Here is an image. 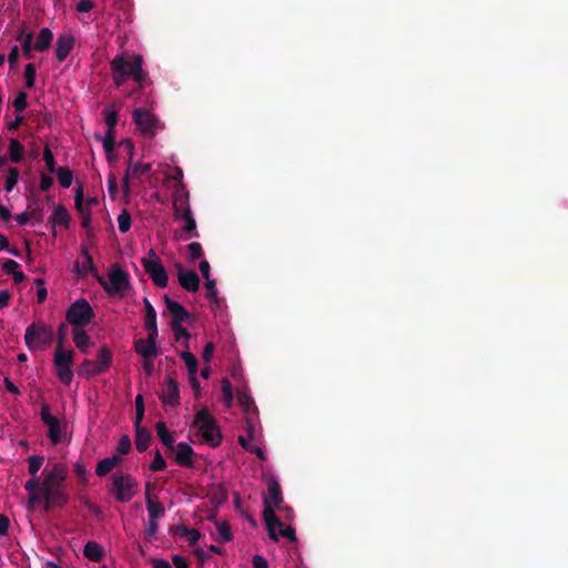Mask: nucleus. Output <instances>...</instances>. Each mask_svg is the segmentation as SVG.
<instances>
[{"label": "nucleus", "instance_id": "obj_1", "mask_svg": "<svg viewBox=\"0 0 568 568\" xmlns=\"http://www.w3.org/2000/svg\"><path fill=\"white\" fill-rule=\"evenodd\" d=\"M44 458L39 455H32L28 458L29 473L31 478L24 484V489L29 494L28 507H34L43 503L44 511L54 508L62 509L69 503V494L65 491V479L68 477V467L62 463H55L52 467H45L42 470V480L38 476Z\"/></svg>", "mask_w": 568, "mask_h": 568}, {"label": "nucleus", "instance_id": "obj_2", "mask_svg": "<svg viewBox=\"0 0 568 568\" xmlns=\"http://www.w3.org/2000/svg\"><path fill=\"white\" fill-rule=\"evenodd\" d=\"M142 67L143 58L140 54H132L131 59L124 54L115 55L110 62L114 85L120 88L132 78L142 88L148 77Z\"/></svg>", "mask_w": 568, "mask_h": 568}, {"label": "nucleus", "instance_id": "obj_3", "mask_svg": "<svg viewBox=\"0 0 568 568\" xmlns=\"http://www.w3.org/2000/svg\"><path fill=\"white\" fill-rule=\"evenodd\" d=\"M275 510H283V494L280 483L275 477L267 481V493L263 496V518L265 520L270 538L277 541L275 527H282L281 519Z\"/></svg>", "mask_w": 568, "mask_h": 568}, {"label": "nucleus", "instance_id": "obj_4", "mask_svg": "<svg viewBox=\"0 0 568 568\" xmlns=\"http://www.w3.org/2000/svg\"><path fill=\"white\" fill-rule=\"evenodd\" d=\"M138 486V480L131 474L115 471L111 476V485L108 491L118 503L124 504L135 496Z\"/></svg>", "mask_w": 568, "mask_h": 568}, {"label": "nucleus", "instance_id": "obj_5", "mask_svg": "<svg viewBox=\"0 0 568 568\" xmlns=\"http://www.w3.org/2000/svg\"><path fill=\"white\" fill-rule=\"evenodd\" d=\"M193 426L197 428L204 443L211 447H217L222 443L221 429L213 415L206 408L201 409L194 416Z\"/></svg>", "mask_w": 568, "mask_h": 568}, {"label": "nucleus", "instance_id": "obj_6", "mask_svg": "<svg viewBox=\"0 0 568 568\" xmlns=\"http://www.w3.org/2000/svg\"><path fill=\"white\" fill-rule=\"evenodd\" d=\"M113 363V353L108 347H102L97 353L95 359H84L78 368V375L90 379L109 371Z\"/></svg>", "mask_w": 568, "mask_h": 568}, {"label": "nucleus", "instance_id": "obj_7", "mask_svg": "<svg viewBox=\"0 0 568 568\" xmlns=\"http://www.w3.org/2000/svg\"><path fill=\"white\" fill-rule=\"evenodd\" d=\"M53 363L57 371V376L64 385H70L73 379V352L63 348V337L57 343Z\"/></svg>", "mask_w": 568, "mask_h": 568}, {"label": "nucleus", "instance_id": "obj_8", "mask_svg": "<svg viewBox=\"0 0 568 568\" xmlns=\"http://www.w3.org/2000/svg\"><path fill=\"white\" fill-rule=\"evenodd\" d=\"M52 341L53 332L43 323H32L26 328L24 343L30 351L49 346Z\"/></svg>", "mask_w": 568, "mask_h": 568}, {"label": "nucleus", "instance_id": "obj_9", "mask_svg": "<svg viewBox=\"0 0 568 568\" xmlns=\"http://www.w3.org/2000/svg\"><path fill=\"white\" fill-rule=\"evenodd\" d=\"M94 312L85 298L73 302L65 313L67 322L74 328H81L91 323Z\"/></svg>", "mask_w": 568, "mask_h": 568}, {"label": "nucleus", "instance_id": "obj_10", "mask_svg": "<svg viewBox=\"0 0 568 568\" xmlns=\"http://www.w3.org/2000/svg\"><path fill=\"white\" fill-rule=\"evenodd\" d=\"M141 263L145 273L151 277L156 286L162 288L166 287L169 282L168 273L154 250L151 248L149 251V255L141 258Z\"/></svg>", "mask_w": 568, "mask_h": 568}, {"label": "nucleus", "instance_id": "obj_11", "mask_svg": "<svg viewBox=\"0 0 568 568\" xmlns=\"http://www.w3.org/2000/svg\"><path fill=\"white\" fill-rule=\"evenodd\" d=\"M98 282L109 294H115L126 291L130 287L129 275L116 265H113L110 273L109 280L106 281L103 276H98Z\"/></svg>", "mask_w": 568, "mask_h": 568}, {"label": "nucleus", "instance_id": "obj_12", "mask_svg": "<svg viewBox=\"0 0 568 568\" xmlns=\"http://www.w3.org/2000/svg\"><path fill=\"white\" fill-rule=\"evenodd\" d=\"M40 417L44 425L48 426V437L52 445H58L62 440V427L60 420L51 415V407L43 404L40 410Z\"/></svg>", "mask_w": 568, "mask_h": 568}, {"label": "nucleus", "instance_id": "obj_13", "mask_svg": "<svg viewBox=\"0 0 568 568\" xmlns=\"http://www.w3.org/2000/svg\"><path fill=\"white\" fill-rule=\"evenodd\" d=\"M133 121L141 130L143 136L153 138L159 124V120L145 109H136L133 112Z\"/></svg>", "mask_w": 568, "mask_h": 568}, {"label": "nucleus", "instance_id": "obj_14", "mask_svg": "<svg viewBox=\"0 0 568 568\" xmlns=\"http://www.w3.org/2000/svg\"><path fill=\"white\" fill-rule=\"evenodd\" d=\"M152 169V165L150 163H135L133 164L132 161H129L128 168L125 170V174L123 176L122 181V190L125 195H129L131 193V179H140L141 176L149 173Z\"/></svg>", "mask_w": 568, "mask_h": 568}, {"label": "nucleus", "instance_id": "obj_15", "mask_svg": "<svg viewBox=\"0 0 568 568\" xmlns=\"http://www.w3.org/2000/svg\"><path fill=\"white\" fill-rule=\"evenodd\" d=\"M179 284L187 292H196L200 288V277L194 271L185 270L182 264H176Z\"/></svg>", "mask_w": 568, "mask_h": 568}, {"label": "nucleus", "instance_id": "obj_16", "mask_svg": "<svg viewBox=\"0 0 568 568\" xmlns=\"http://www.w3.org/2000/svg\"><path fill=\"white\" fill-rule=\"evenodd\" d=\"M174 460L181 467L192 468L194 450L187 443L181 442L174 447Z\"/></svg>", "mask_w": 568, "mask_h": 568}, {"label": "nucleus", "instance_id": "obj_17", "mask_svg": "<svg viewBox=\"0 0 568 568\" xmlns=\"http://www.w3.org/2000/svg\"><path fill=\"white\" fill-rule=\"evenodd\" d=\"M161 399L164 405L178 406L180 404V389L178 382L172 377H166V385L161 394Z\"/></svg>", "mask_w": 568, "mask_h": 568}, {"label": "nucleus", "instance_id": "obj_18", "mask_svg": "<svg viewBox=\"0 0 568 568\" xmlns=\"http://www.w3.org/2000/svg\"><path fill=\"white\" fill-rule=\"evenodd\" d=\"M74 47V37L71 34H61L55 43V58L59 62H63Z\"/></svg>", "mask_w": 568, "mask_h": 568}, {"label": "nucleus", "instance_id": "obj_19", "mask_svg": "<svg viewBox=\"0 0 568 568\" xmlns=\"http://www.w3.org/2000/svg\"><path fill=\"white\" fill-rule=\"evenodd\" d=\"M163 300H164L166 310L169 311V313L172 316L171 323H182V322L189 320L190 314L184 308L183 305H181L180 303L173 301L168 295H164Z\"/></svg>", "mask_w": 568, "mask_h": 568}, {"label": "nucleus", "instance_id": "obj_20", "mask_svg": "<svg viewBox=\"0 0 568 568\" xmlns=\"http://www.w3.org/2000/svg\"><path fill=\"white\" fill-rule=\"evenodd\" d=\"M176 220H183L184 225L182 227L183 232L187 233L190 237H199V232L196 230V221L192 214L191 206L181 207L179 215H174Z\"/></svg>", "mask_w": 568, "mask_h": 568}, {"label": "nucleus", "instance_id": "obj_21", "mask_svg": "<svg viewBox=\"0 0 568 568\" xmlns=\"http://www.w3.org/2000/svg\"><path fill=\"white\" fill-rule=\"evenodd\" d=\"M134 351L144 359H153L159 355L156 344H150V342L143 338L136 339L134 342Z\"/></svg>", "mask_w": 568, "mask_h": 568}, {"label": "nucleus", "instance_id": "obj_22", "mask_svg": "<svg viewBox=\"0 0 568 568\" xmlns=\"http://www.w3.org/2000/svg\"><path fill=\"white\" fill-rule=\"evenodd\" d=\"M81 255L83 257V262L81 266L77 264L79 274L84 276L88 273H91L98 280V276H100V274L97 267L94 266L93 258L90 255L89 250L85 246H82Z\"/></svg>", "mask_w": 568, "mask_h": 568}, {"label": "nucleus", "instance_id": "obj_23", "mask_svg": "<svg viewBox=\"0 0 568 568\" xmlns=\"http://www.w3.org/2000/svg\"><path fill=\"white\" fill-rule=\"evenodd\" d=\"M150 484L146 485L145 500L149 519L158 520L165 515L164 506L160 501L152 500L149 494Z\"/></svg>", "mask_w": 568, "mask_h": 568}, {"label": "nucleus", "instance_id": "obj_24", "mask_svg": "<svg viewBox=\"0 0 568 568\" xmlns=\"http://www.w3.org/2000/svg\"><path fill=\"white\" fill-rule=\"evenodd\" d=\"M135 429V447L140 453L145 452L151 443V432L142 426H134Z\"/></svg>", "mask_w": 568, "mask_h": 568}, {"label": "nucleus", "instance_id": "obj_25", "mask_svg": "<svg viewBox=\"0 0 568 568\" xmlns=\"http://www.w3.org/2000/svg\"><path fill=\"white\" fill-rule=\"evenodd\" d=\"M121 463L120 456H111L100 460L95 468V474L99 477L106 476L118 464Z\"/></svg>", "mask_w": 568, "mask_h": 568}, {"label": "nucleus", "instance_id": "obj_26", "mask_svg": "<svg viewBox=\"0 0 568 568\" xmlns=\"http://www.w3.org/2000/svg\"><path fill=\"white\" fill-rule=\"evenodd\" d=\"M53 39V33L49 28H42L38 34L37 41L33 44L36 51H45L50 48Z\"/></svg>", "mask_w": 568, "mask_h": 568}, {"label": "nucleus", "instance_id": "obj_27", "mask_svg": "<svg viewBox=\"0 0 568 568\" xmlns=\"http://www.w3.org/2000/svg\"><path fill=\"white\" fill-rule=\"evenodd\" d=\"M83 555L94 562H100L103 557V548L95 541H88L84 545Z\"/></svg>", "mask_w": 568, "mask_h": 568}, {"label": "nucleus", "instance_id": "obj_28", "mask_svg": "<svg viewBox=\"0 0 568 568\" xmlns=\"http://www.w3.org/2000/svg\"><path fill=\"white\" fill-rule=\"evenodd\" d=\"M156 434L161 440V443L170 450L174 449V437L168 430L166 425L163 422H158L155 424Z\"/></svg>", "mask_w": 568, "mask_h": 568}, {"label": "nucleus", "instance_id": "obj_29", "mask_svg": "<svg viewBox=\"0 0 568 568\" xmlns=\"http://www.w3.org/2000/svg\"><path fill=\"white\" fill-rule=\"evenodd\" d=\"M50 220L54 225L59 224L68 227L71 221V215L63 205H58L55 206Z\"/></svg>", "mask_w": 568, "mask_h": 568}, {"label": "nucleus", "instance_id": "obj_30", "mask_svg": "<svg viewBox=\"0 0 568 568\" xmlns=\"http://www.w3.org/2000/svg\"><path fill=\"white\" fill-rule=\"evenodd\" d=\"M73 342H74L75 346L81 352L87 353L88 352V347L91 344V338H90L89 334L85 331L79 329V328H74L73 329Z\"/></svg>", "mask_w": 568, "mask_h": 568}, {"label": "nucleus", "instance_id": "obj_31", "mask_svg": "<svg viewBox=\"0 0 568 568\" xmlns=\"http://www.w3.org/2000/svg\"><path fill=\"white\" fill-rule=\"evenodd\" d=\"M24 154V146L19 142L18 139H10L9 143V156L10 161L13 163H19L22 161Z\"/></svg>", "mask_w": 568, "mask_h": 568}, {"label": "nucleus", "instance_id": "obj_32", "mask_svg": "<svg viewBox=\"0 0 568 568\" xmlns=\"http://www.w3.org/2000/svg\"><path fill=\"white\" fill-rule=\"evenodd\" d=\"M55 172H57L59 184L62 187L68 189L72 184V180H73L72 171L65 166H60V168H58V170Z\"/></svg>", "mask_w": 568, "mask_h": 568}, {"label": "nucleus", "instance_id": "obj_33", "mask_svg": "<svg viewBox=\"0 0 568 568\" xmlns=\"http://www.w3.org/2000/svg\"><path fill=\"white\" fill-rule=\"evenodd\" d=\"M144 307H145V316H144V325L146 327L158 326L156 324V312L150 301L144 298Z\"/></svg>", "mask_w": 568, "mask_h": 568}, {"label": "nucleus", "instance_id": "obj_34", "mask_svg": "<svg viewBox=\"0 0 568 568\" xmlns=\"http://www.w3.org/2000/svg\"><path fill=\"white\" fill-rule=\"evenodd\" d=\"M19 176H20V171H19L18 168L10 166L8 169V174H7L6 184H4V190L7 192H11L12 191V189L16 186V184L19 181Z\"/></svg>", "mask_w": 568, "mask_h": 568}, {"label": "nucleus", "instance_id": "obj_35", "mask_svg": "<svg viewBox=\"0 0 568 568\" xmlns=\"http://www.w3.org/2000/svg\"><path fill=\"white\" fill-rule=\"evenodd\" d=\"M181 358L186 365L189 375H196L197 374V359L196 357L190 353V352H183L181 354Z\"/></svg>", "mask_w": 568, "mask_h": 568}, {"label": "nucleus", "instance_id": "obj_36", "mask_svg": "<svg viewBox=\"0 0 568 568\" xmlns=\"http://www.w3.org/2000/svg\"><path fill=\"white\" fill-rule=\"evenodd\" d=\"M216 530L219 534V541L220 542H229L233 539V535L231 531V527L226 523H217L216 524Z\"/></svg>", "mask_w": 568, "mask_h": 568}, {"label": "nucleus", "instance_id": "obj_37", "mask_svg": "<svg viewBox=\"0 0 568 568\" xmlns=\"http://www.w3.org/2000/svg\"><path fill=\"white\" fill-rule=\"evenodd\" d=\"M118 226L121 233H126L131 227V214L126 209H123L118 216Z\"/></svg>", "mask_w": 568, "mask_h": 568}, {"label": "nucleus", "instance_id": "obj_38", "mask_svg": "<svg viewBox=\"0 0 568 568\" xmlns=\"http://www.w3.org/2000/svg\"><path fill=\"white\" fill-rule=\"evenodd\" d=\"M222 394H223V402L226 406H231L233 403V387L231 382L227 378L222 379Z\"/></svg>", "mask_w": 568, "mask_h": 568}, {"label": "nucleus", "instance_id": "obj_39", "mask_svg": "<svg viewBox=\"0 0 568 568\" xmlns=\"http://www.w3.org/2000/svg\"><path fill=\"white\" fill-rule=\"evenodd\" d=\"M184 192H187L186 186L184 185V183H179L173 192L174 215H179V212L181 211V207L179 206V201H181V196H183Z\"/></svg>", "mask_w": 568, "mask_h": 568}, {"label": "nucleus", "instance_id": "obj_40", "mask_svg": "<svg viewBox=\"0 0 568 568\" xmlns=\"http://www.w3.org/2000/svg\"><path fill=\"white\" fill-rule=\"evenodd\" d=\"M36 74L37 69L33 63H28L24 68V80H26V87L28 89H32L36 83Z\"/></svg>", "mask_w": 568, "mask_h": 568}, {"label": "nucleus", "instance_id": "obj_41", "mask_svg": "<svg viewBox=\"0 0 568 568\" xmlns=\"http://www.w3.org/2000/svg\"><path fill=\"white\" fill-rule=\"evenodd\" d=\"M144 417V402L142 395L135 397V418L134 426H141Z\"/></svg>", "mask_w": 568, "mask_h": 568}, {"label": "nucleus", "instance_id": "obj_42", "mask_svg": "<svg viewBox=\"0 0 568 568\" xmlns=\"http://www.w3.org/2000/svg\"><path fill=\"white\" fill-rule=\"evenodd\" d=\"M275 534H276L277 538L281 536L291 541L296 540L295 529L291 526H284L283 523H282V527H275Z\"/></svg>", "mask_w": 568, "mask_h": 568}, {"label": "nucleus", "instance_id": "obj_43", "mask_svg": "<svg viewBox=\"0 0 568 568\" xmlns=\"http://www.w3.org/2000/svg\"><path fill=\"white\" fill-rule=\"evenodd\" d=\"M205 287L207 290V293H206L207 298L211 302H213L215 304H219L220 298L217 296V290H216V282H215V280L207 278L205 281Z\"/></svg>", "mask_w": 568, "mask_h": 568}, {"label": "nucleus", "instance_id": "obj_44", "mask_svg": "<svg viewBox=\"0 0 568 568\" xmlns=\"http://www.w3.org/2000/svg\"><path fill=\"white\" fill-rule=\"evenodd\" d=\"M43 161L50 173H54L58 169L55 168V160L50 146L47 144L43 150Z\"/></svg>", "mask_w": 568, "mask_h": 568}, {"label": "nucleus", "instance_id": "obj_45", "mask_svg": "<svg viewBox=\"0 0 568 568\" xmlns=\"http://www.w3.org/2000/svg\"><path fill=\"white\" fill-rule=\"evenodd\" d=\"M132 448V443H131V438L128 436V435H123L121 436V438L119 439V443L116 445V453L119 455H126L130 453Z\"/></svg>", "mask_w": 568, "mask_h": 568}, {"label": "nucleus", "instance_id": "obj_46", "mask_svg": "<svg viewBox=\"0 0 568 568\" xmlns=\"http://www.w3.org/2000/svg\"><path fill=\"white\" fill-rule=\"evenodd\" d=\"M152 471H162L166 468V462L160 450H155L154 459L150 464Z\"/></svg>", "mask_w": 568, "mask_h": 568}, {"label": "nucleus", "instance_id": "obj_47", "mask_svg": "<svg viewBox=\"0 0 568 568\" xmlns=\"http://www.w3.org/2000/svg\"><path fill=\"white\" fill-rule=\"evenodd\" d=\"M75 209L78 212L82 215L90 213L89 209H87L85 203H83V189L82 186H79L75 190Z\"/></svg>", "mask_w": 568, "mask_h": 568}, {"label": "nucleus", "instance_id": "obj_48", "mask_svg": "<svg viewBox=\"0 0 568 568\" xmlns=\"http://www.w3.org/2000/svg\"><path fill=\"white\" fill-rule=\"evenodd\" d=\"M102 142L105 153L110 155L113 152L115 145V131H106Z\"/></svg>", "mask_w": 568, "mask_h": 568}, {"label": "nucleus", "instance_id": "obj_49", "mask_svg": "<svg viewBox=\"0 0 568 568\" xmlns=\"http://www.w3.org/2000/svg\"><path fill=\"white\" fill-rule=\"evenodd\" d=\"M104 120L108 125V131H115V126L118 123V111L114 109L105 110Z\"/></svg>", "mask_w": 568, "mask_h": 568}, {"label": "nucleus", "instance_id": "obj_50", "mask_svg": "<svg viewBox=\"0 0 568 568\" xmlns=\"http://www.w3.org/2000/svg\"><path fill=\"white\" fill-rule=\"evenodd\" d=\"M28 94L26 92H19L12 103L16 112L21 113L28 106Z\"/></svg>", "mask_w": 568, "mask_h": 568}, {"label": "nucleus", "instance_id": "obj_51", "mask_svg": "<svg viewBox=\"0 0 568 568\" xmlns=\"http://www.w3.org/2000/svg\"><path fill=\"white\" fill-rule=\"evenodd\" d=\"M32 40H33V33H28V34H26V38L23 39V43L21 44L23 55L27 59L32 58V50H34V48L32 45Z\"/></svg>", "mask_w": 568, "mask_h": 568}, {"label": "nucleus", "instance_id": "obj_52", "mask_svg": "<svg viewBox=\"0 0 568 568\" xmlns=\"http://www.w3.org/2000/svg\"><path fill=\"white\" fill-rule=\"evenodd\" d=\"M189 257L191 261H195L203 255L202 245L199 242H192L187 245Z\"/></svg>", "mask_w": 568, "mask_h": 568}, {"label": "nucleus", "instance_id": "obj_53", "mask_svg": "<svg viewBox=\"0 0 568 568\" xmlns=\"http://www.w3.org/2000/svg\"><path fill=\"white\" fill-rule=\"evenodd\" d=\"M172 331L174 333L175 339L181 338H190V333L185 327L182 326V323H171Z\"/></svg>", "mask_w": 568, "mask_h": 568}, {"label": "nucleus", "instance_id": "obj_54", "mask_svg": "<svg viewBox=\"0 0 568 568\" xmlns=\"http://www.w3.org/2000/svg\"><path fill=\"white\" fill-rule=\"evenodd\" d=\"M38 291H37V301L39 304L43 303L48 296V291L44 287V280L43 278H37L34 281Z\"/></svg>", "mask_w": 568, "mask_h": 568}, {"label": "nucleus", "instance_id": "obj_55", "mask_svg": "<svg viewBox=\"0 0 568 568\" xmlns=\"http://www.w3.org/2000/svg\"><path fill=\"white\" fill-rule=\"evenodd\" d=\"M74 473H75V475L78 477V480L80 483H85L87 481V468H85V466L82 463L77 462L74 464Z\"/></svg>", "mask_w": 568, "mask_h": 568}, {"label": "nucleus", "instance_id": "obj_56", "mask_svg": "<svg viewBox=\"0 0 568 568\" xmlns=\"http://www.w3.org/2000/svg\"><path fill=\"white\" fill-rule=\"evenodd\" d=\"M237 399L240 405L244 407L246 410H248L250 407L254 405L253 398L244 392L239 393Z\"/></svg>", "mask_w": 568, "mask_h": 568}, {"label": "nucleus", "instance_id": "obj_57", "mask_svg": "<svg viewBox=\"0 0 568 568\" xmlns=\"http://www.w3.org/2000/svg\"><path fill=\"white\" fill-rule=\"evenodd\" d=\"M20 265L17 261L14 260H7L3 264H2V270L7 273V274H13L17 270H19Z\"/></svg>", "mask_w": 568, "mask_h": 568}, {"label": "nucleus", "instance_id": "obj_58", "mask_svg": "<svg viewBox=\"0 0 568 568\" xmlns=\"http://www.w3.org/2000/svg\"><path fill=\"white\" fill-rule=\"evenodd\" d=\"M52 185H53V179L45 173H41L40 174V190L48 191Z\"/></svg>", "mask_w": 568, "mask_h": 568}, {"label": "nucleus", "instance_id": "obj_59", "mask_svg": "<svg viewBox=\"0 0 568 568\" xmlns=\"http://www.w3.org/2000/svg\"><path fill=\"white\" fill-rule=\"evenodd\" d=\"M19 60V48L18 45H13L10 49L9 55H8V62L10 64V68H14Z\"/></svg>", "mask_w": 568, "mask_h": 568}, {"label": "nucleus", "instance_id": "obj_60", "mask_svg": "<svg viewBox=\"0 0 568 568\" xmlns=\"http://www.w3.org/2000/svg\"><path fill=\"white\" fill-rule=\"evenodd\" d=\"M10 520L8 516L0 514V536H6L9 531Z\"/></svg>", "mask_w": 568, "mask_h": 568}, {"label": "nucleus", "instance_id": "obj_61", "mask_svg": "<svg viewBox=\"0 0 568 568\" xmlns=\"http://www.w3.org/2000/svg\"><path fill=\"white\" fill-rule=\"evenodd\" d=\"M252 564L254 568H268L267 560L261 555H254L252 558Z\"/></svg>", "mask_w": 568, "mask_h": 568}, {"label": "nucleus", "instance_id": "obj_62", "mask_svg": "<svg viewBox=\"0 0 568 568\" xmlns=\"http://www.w3.org/2000/svg\"><path fill=\"white\" fill-rule=\"evenodd\" d=\"M185 538L191 546H194L200 540L201 534L197 529L191 528L189 535H186Z\"/></svg>", "mask_w": 568, "mask_h": 568}, {"label": "nucleus", "instance_id": "obj_63", "mask_svg": "<svg viewBox=\"0 0 568 568\" xmlns=\"http://www.w3.org/2000/svg\"><path fill=\"white\" fill-rule=\"evenodd\" d=\"M93 1L92 0H80L77 4V10L79 12H89L93 9Z\"/></svg>", "mask_w": 568, "mask_h": 568}, {"label": "nucleus", "instance_id": "obj_64", "mask_svg": "<svg viewBox=\"0 0 568 568\" xmlns=\"http://www.w3.org/2000/svg\"><path fill=\"white\" fill-rule=\"evenodd\" d=\"M172 560H173V565L175 566V568H189L187 560L182 556L176 555L173 557Z\"/></svg>", "mask_w": 568, "mask_h": 568}]
</instances>
